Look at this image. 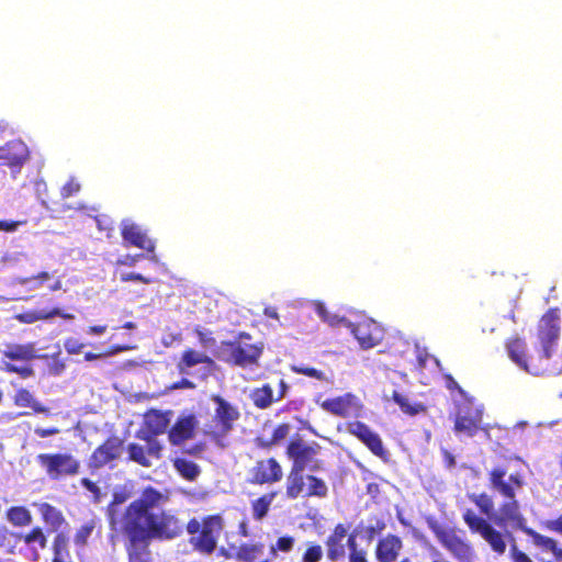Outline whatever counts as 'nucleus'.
<instances>
[{
	"label": "nucleus",
	"mask_w": 562,
	"mask_h": 562,
	"mask_svg": "<svg viewBox=\"0 0 562 562\" xmlns=\"http://www.w3.org/2000/svg\"><path fill=\"white\" fill-rule=\"evenodd\" d=\"M167 499L160 491L147 486L119 519L111 516L110 526L123 536L128 562H151V540H172L183 533L181 519L171 510H154Z\"/></svg>",
	"instance_id": "obj_1"
},
{
	"label": "nucleus",
	"mask_w": 562,
	"mask_h": 562,
	"mask_svg": "<svg viewBox=\"0 0 562 562\" xmlns=\"http://www.w3.org/2000/svg\"><path fill=\"white\" fill-rule=\"evenodd\" d=\"M487 476L490 488L499 494L504 498V502L501 504L498 509L495 510L494 501L490 494L485 492L470 494V501L475 504L480 513L488 516L495 526L501 529L510 527L515 530L522 531L531 538L532 543L536 547L543 551L551 552L554 559H557L560 550L558 541L527 527V519L521 513L519 502L516 498L517 492L525 485L522 474L515 472L509 474L506 479L507 468L502 464H497L488 471Z\"/></svg>",
	"instance_id": "obj_2"
},
{
	"label": "nucleus",
	"mask_w": 562,
	"mask_h": 562,
	"mask_svg": "<svg viewBox=\"0 0 562 562\" xmlns=\"http://www.w3.org/2000/svg\"><path fill=\"white\" fill-rule=\"evenodd\" d=\"M321 451L322 446L318 442H306L299 435L288 442L285 454L292 461L285 483L289 499L325 498L328 495V486L323 479L313 474H303L304 470L311 472L324 470V462L317 458Z\"/></svg>",
	"instance_id": "obj_3"
},
{
	"label": "nucleus",
	"mask_w": 562,
	"mask_h": 562,
	"mask_svg": "<svg viewBox=\"0 0 562 562\" xmlns=\"http://www.w3.org/2000/svg\"><path fill=\"white\" fill-rule=\"evenodd\" d=\"M211 401L215 404V409L212 418L204 425L203 435L217 448L226 449L229 446L228 437L240 418V412L220 394L211 395Z\"/></svg>",
	"instance_id": "obj_4"
},
{
	"label": "nucleus",
	"mask_w": 562,
	"mask_h": 562,
	"mask_svg": "<svg viewBox=\"0 0 562 562\" xmlns=\"http://www.w3.org/2000/svg\"><path fill=\"white\" fill-rule=\"evenodd\" d=\"M251 339L250 334L241 331L235 340L222 341L220 358L232 366L243 369L259 366L263 345L261 342H251Z\"/></svg>",
	"instance_id": "obj_5"
},
{
	"label": "nucleus",
	"mask_w": 562,
	"mask_h": 562,
	"mask_svg": "<svg viewBox=\"0 0 562 562\" xmlns=\"http://www.w3.org/2000/svg\"><path fill=\"white\" fill-rule=\"evenodd\" d=\"M183 525L189 535H191L190 543L198 552L211 555L216 547L218 537L223 530L224 521L221 515H209L202 520L191 518L187 525Z\"/></svg>",
	"instance_id": "obj_6"
},
{
	"label": "nucleus",
	"mask_w": 562,
	"mask_h": 562,
	"mask_svg": "<svg viewBox=\"0 0 562 562\" xmlns=\"http://www.w3.org/2000/svg\"><path fill=\"white\" fill-rule=\"evenodd\" d=\"M2 370L7 373H15L22 379L34 376L35 371L30 362L36 358L47 359L48 355L37 356L34 342L9 344L1 351Z\"/></svg>",
	"instance_id": "obj_7"
},
{
	"label": "nucleus",
	"mask_w": 562,
	"mask_h": 562,
	"mask_svg": "<svg viewBox=\"0 0 562 562\" xmlns=\"http://www.w3.org/2000/svg\"><path fill=\"white\" fill-rule=\"evenodd\" d=\"M484 406L473 396H468L454 402L452 413L453 431L457 435L473 437L481 429L483 423Z\"/></svg>",
	"instance_id": "obj_8"
},
{
	"label": "nucleus",
	"mask_w": 562,
	"mask_h": 562,
	"mask_svg": "<svg viewBox=\"0 0 562 562\" xmlns=\"http://www.w3.org/2000/svg\"><path fill=\"white\" fill-rule=\"evenodd\" d=\"M486 517L490 520L477 516L471 508H467L462 514L463 521L467 524L470 531L480 535L482 539L488 543L493 552L503 555L507 548L506 537L510 536V533L497 530L493 526L495 524L492 519L488 516Z\"/></svg>",
	"instance_id": "obj_9"
},
{
	"label": "nucleus",
	"mask_w": 562,
	"mask_h": 562,
	"mask_svg": "<svg viewBox=\"0 0 562 562\" xmlns=\"http://www.w3.org/2000/svg\"><path fill=\"white\" fill-rule=\"evenodd\" d=\"M36 462L53 481L76 476L81 468L80 460L69 452L40 453Z\"/></svg>",
	"instance_id": "obj_10"
},
{
	"label": "nucleus",
	"mask_w": 562,
	"mask_h": 562,
	"mask_svg": "<svg viewBox=\"0 0 562 562\" xmlns=\"http://www.w3.org/2000/svg\"><path fill=\"white\" fill-rule=\"evenodd\" d=\"M561 312L558 307L549 308L539 319L537 336L541 345V358L548 362L560 337Z\"/></svg>",
	"instance_id": "obj_11"
},
{
	"label": "nucleus",
	"mask_w": 562,
	"mask_h": 562,
	"mask_svg": "<svg viewBox=\"0 0 562 562\" xmlns=\"http://www.w3.org/2000/svg\"><path fill=\"white\" fill-rule=\"evenodd\" d=\"M441 546L459 562H473L475 553L472 546L459 537L453 529L446 528L437 521L428 524Z\"/></svg>",
	"instance_id": "obj_12"
},
{
	"label": "nucleus",
	"mask_w": 562,
	"mask_h": 562,
	"mask_svg": "<svg viewBox=\"0 0 562 562\" xmlns=\"http://www.w3.org/2000/svg\"><path fill=\"white\" fill-rule=\"evenodd\" d=\"M505 347L509 359L526 372L539 375L549 369L548 362L541 358V352L539 353L538 361L528 355L527 342L524 338L510 337L506 340Z\"/></svg>",
	"instance_id": "obj_13"
},
{
	"label": "nucleus",
	"mask_w": 562,
	"mask_h": 562,
	"mask_svg": "<svg viewBox=\"0 0 562 562\" xmlns=\"http://www.w3.org/2000/svg\"><path fill=\"white\" fill-rule=\"evenodd\" d=\"M123 439L117 436L108 437L90 454L88 469L93 473L117 460L123 451Z\"/></svg>",
	"instance_id": "obj_14"
},
{
	"label": "nucleus",
	"mask_w": 562,
	"mask_h": 562,
	"mask_svg": "<svg viewBox=\"0 0 562 562\" xmlns=\"http://www.w3.org/2000/svg\"><path fill=\"white\" fill-rule=\"evenodd\" d=\"M346 431L359 441H361L372 454L379 457L382 460H387L389 452L384 448L381 437L374 432L367 424L353 420L345 424Z\"/></svg>",
	"instance_id": "obj_15"
},
{
	"label": "nucleus",
	"mask_w": 562,
	"mask_h": 562,
	"mask_svg": "<svg viewBox=\"0 0 562 562\" xmlns=\"http://www.w3.org/2000/svg\"><path fill=\"white\" fill-rule=\"evenodd\" d=\"M248 482L254 485L274 484L282 480L283 470L279 461L271 457L256 461L249 470Z\"/></svg>",
	"instance_id": "obj_16"
},
{
	"label": "nucleus",
	"mask_w": 562,
	"mask_h": 562,
	"mask_svg": "<svg viewBox=\"0 0 562 562\" xmlns=\"http://www.w3.org/2000/svg\"><path fill=\"white\" fill-rule=\"evenodd\" d=\"M352 335L363 349L378 346L383 339V330L372 319H364L356 324H349Z\"/></svg>",
	"instance_id": "obj_17"
},
{
	"label": "nucleus",
	"mask_w": 562,
	"mask_h": 562,
	"mask_svg": "<svg viewBox=\"0 0 562 562\" xmlns=\"http://www.w3.org/2000/svg\"><path fill=\"white\" fill-rule=\"evenodd\" d=\"M199 426V420L193 414L178 417L176 423L168 429V440L171 446L179 447L192 439Z\"/></svg>",
	"instance_id": "obj_18"
},
{
	"label": "nucleus",
	"mask_w": 562,
	"mask_h": 562,
	"mask_svg": "<svg viewBox=\"0 0 562 562\" xmlns=\"http://www.w3.org/2000/svg\"><path fill=\"white\" fill-rule=\"evenodd\" d=\"M29 158V147L21 139H12L0 146V160H4L9 167L21 168Z\"/></svg>",
	"instance_id": "obj_19"
},
{
	"label": "nucleus",
	"mask_w": 562,
	"mask_h": 562,
	"mask_svg": "<svg viewBox=\"0 0 562 562\" xmlns=\"http://www.w3.org/2000/svg\"><path fill=\"white\" fill-rule=\"evenodd\" d=\"M55 317L69 321L74 318V315L66 313L59 306L45 307L41 310H27L13 315V319L26 325L34 324L40 321L53 319Z\"/></svg>",
	"instance_id": "obj_20"
},
{
	"label": "nucleus",
	"mask_w": 562,
	"mask_h": 562,
	"mask_svg": "<svg viewBox=\"0 0 562 562\" xmlns=\"http://www.w3.org/2000/svg\"><path fill=\"white\" fill-rule=\"evenodd\" d=\"M403 549L402 539L389 533L378 540L375 546V559L378 562H396Z\"/></svg>",
	"instance_id": "obj_21"
},
{
	"label": "nucleus",
	"mask_w": 562,
	"mask_h": 562,
	"mask_svg": "<svg viewBox=\"0 0 562 562\" xmlns=\"http://www.w3.org/2000/svg\"><path fill=\"white\" fill-rule=\"evenodd\" d=\"M171 411L151 408L144 415V435L159 436L168 431L171 422Z\"/></svg>",
	"instance_id": "obj_22"
},
{
	"label": "nucleus",
	"mask_w": 562,
	"mask_h": 562,
	"mask_svg": "<svg viewBox=\"0 0 562 562\" xmlns=\"http://www.w3.org/2000/svg\"><path fill=\"white\" fill-rule=\"evenodd\" d=\"M348 528L344 524H337L325 541L327 559L330 562L342 560L346 555L344 540Z\"/></svg>",
	"instance_id": "obj_23"
},
{
	"label": "nucleus",
	"mask_w": 562,
	"mask_h": 562,
	"mask_svg": "<svg viewBox=\"0 0 562 562\" xmlns=\"http://www.w3.org/2000/svg\"><path fill=\"white\" fill-rule=\"evenodd\" d=\"M319 406L331 415L346 418L357 407V400L353 394L346 393L337 397L324 400Z\"/></svg>",
	"instance_id": "obj_24"
},
{
	"label": "nucleus",
	"mask_w": 562,
	"mask_h": 562,
	"mask_svg": "<svg viewBox=\"0 0 562 562\" xmlns=\"http://www.w3.org/2000/svg\"><path fill=\"white\" fill-rule=\"evenodd\" d=\"M123 240L130 245L147 252L155 251V243L136 224H126L121 229Z\"/></svg>",
	"instance_id": "obj_25"
},
{
	"label": "nucleus",
	"mask_w": 562,
	"mask_h": 562,
	"mask_svg": "<svg viewBox=\"0 0 562 562\" xmlns=\"http://www.w3.org/2000/svg\"><path fill=\"white\" fill-rule=\"evenodd\" d=\"M235 559L239 562H270L269 552L266 553V546L262 542L241 543L235 553Z\"/></svg>",
	"instance_id": "obj_26"
},
{
	"label": "nucleus",
	"mask_w": 562,
	"mask_h": 562,
	"mask_svg": "<svg viewBox=\"0 0 562 562\" xmlns=\"http://www.w3.org/2000/svg\"><path fill=\"white\" fill-rule=\"evenodd\" d=\"M291 430V425L288 423L278 424L269 438L258 436L255 438V443L258 448L269 450L274 446H278L286 439Z\"/></svg>",
	"instance_id": "obj_27"
},
{
	"label": "nucleus",
	"mask_w": 562,
	"mask_h": 562,
	"mask_svg": "<svg viewBox=\"0 0 562 562\" xmlns=\"http://www.w3.org/2000/svg\"><path fill=\"white\" fill-rule=\"evenodd\" d=\"M13 404L18 407H29L34 413H49V408L38 402L33 393L25 387H20L15 391L13 396Z\"/></svg>",
	"instance_id": "obj_28"
},
{
	"label": "nucleus",
	"mask_w": 562,
	"mask_h": 562,
	"mask_svg": "<svg viewBox=\"0 0 562 562\" xmlns=\"http://www.w3.org/2000/svg\"><path fill=\"white\" fill-rule=\"evenodd\" d=\"M202 363L210 364L212 363V359L204 352L188 348L182 352L177 368L180 373H186L190 368Z\"/></svg>",
	"instance_id": "obj_29"
},
{
	"label": "nucleus",
	"mask_w": 562,
	"mask_h": 562,
	"mask_svg": "<svg viewBox=\"0 0 562 562\" xmlns=\"http://www.w3.org/2000/svg\"><path fill=\"white\" fill-rule=\"evenodd\" d=\"M52 562H74L69 548V539L64 532H58L52 543Z\"/></svg>",
	"instance_id": "obj_30"
},
{
	"label": "nucleus",
	"mask_w": 562,
	"mask_h": 562,
	"mask_svg": "<svg viewBox=\"0 0 562 562\" xmlns=\"http://www.w3.org/2000/svg\"><path fill=\"white\" fill-rule=\"evenodd\" d=\"M277 492L276 491H272V492H268L266 494H262L260 497L251 501V513H252V518L256 520V521H261L265 517H267L269 510H270V507L274 501V498L277 497Z\"/></svg>",
	"instance_id": "obj_31"
},
{
	"label": "nucleus",
	"mask_w": 562,
	"mask_h": 562,
	"mask_svg": "<svg viewBox=\"0 0 562 562\" xmlns=\"http://www.w3.org/2000/svg\"><path fill=\"white\" fill-rule=\"evenodd\" d=\"M100 520L98 518H91L85 521L74 535V543L78 548H85L88 544L89 538L97 530L100 533Z\"/></svg>",
	"instance_id": "obj_32"
},
{
	"label": "nucleus",
	"mask_w": 562,
	"mask_h": 562,
	"mask_svg": "<svg viewBox=\"0 0 562 562\" xmlns=\"http://www.w3.org/2000/svg\"><path fill=\"white\" fill-rule=\"evenodd\" d=\"M392 400L400 406L402 413L408 416H416L427 413V406L422 402L411 403L408 397L404 394L393 391Z\"/></svg>",
	"instance_id": "obj_33"
},
{
	"label": "nucleus",
	"mask_w": 562,
	"mask_h": 562,
	"mask_svg": "<svg viewBox=\"0 0 562 562\" xmlns=\"http://www.w3.org/2000/svg\"><path fill=\"white\" fill-rule=\"evenodd\" d=\"M40 513L44 522L50 526L53 530H58L66 524L63 513L49 503L41 504Z\"/></svg>",
	"instance_id": "obj_34"
},
{
	"label": "nucleus",
	"mask_w": 562,
	"mask_h": 562,
	"mask_svg": "<svg viewBox=\"0 0 562 562\" xmlns=\"http://www.w3.org/2000/svg\"><path fill=\"white\" fill-rule=\"evenodd\" d=\"M250 400L254 406L259 409H266L276 402L270 384H263L260 387L254 389L250 393Z\"/></svg>",
	"instance_id": "obj_35"
},
{
	"label": "nucleus",
	"mask_w": 562,
	"mask_h": 562,
	"mask_svg": "<svg viewBox=\"0 0 562 562\" xmlns=\"http://www.w3.org/2000/svg\"><path fill=\"white\" fill-rule=\"evenodd\" d=\"M172 465L178 474L187 481H194L201 473V469L195 462L184 458H175Z\"/></svg>",
	"instance_id": "obj_36"
},
{
	"label": "nucleus",
	"mask_w": 562,
	"mask_h": 562,
	"mask_svg": "<svg viewBox=\"0 0 562 562\" xmlns=\"http://www.w3.org/2000/svg\"><path fill=\"white\" fill-rule=\"evenodd\" d=\"M5 517L14 527H26L32 522V514L24 506H12L8 508Z\"/></svg>",
	"instance_id": "obj_37"
},
{
	"label": "nucleus",
	"mask_w": 562,
	"mask_h": 562,
	"mask_svg": "<svg viewBox=\"0 0 562 562\" xmlns=\"http://www.w3.org/2000/svg\"><path fill=\"white\" fill-rule=\"evenodd\" d=\"M127 451H128L130 460H132V461L136 462L137 464L145 467V468H148L151 465V462L148 458V453L143 446L132 442L128 445Z\"/></svg>",
	"instance_id": "obj_38"
},
{
	"label": "nucleus",
	"mask_w": 562,
	"mask_h": 562,
	"mask_svg": "<svg viewBox=\"0 0 562 562\" xmlns=\"http://www.w3.org/2000/svg\"><path fill=\"white\" fill-rule=\"evenodd\" d=\"M291 371L296 374H302L322 382L331 383V380L322 370L305 364H293Z\"/></svg>",
	"instance_id": "obj_39"
},
{
	"label": "nucleus",
	"mask_w": 562,
	"mask_h": 562,
	"mask_svg": "<svg viewBox=\"0 0 562 562\" xmlns=\"http://www.w3.org/2000/svg\"><path fill=\"white\" fill-rule=\"evenodd\" d=\"M50 279V274L46 271H41L30 277L19 278L16 282L21 285H26L29 290H40L44 286L45 282Z\"/></svg>",
	"instance_id": "obj_40"
},
{
	"label": "nucleus",
	"mask_w": 562,
	"mask_h": 562,
	"mask_svg": "<svg viewBox=\"0 0 562 562\" xmlns=\"http://www.w3.org/2000/svg\"><path fill=\"white\" fill-rule=\"evenodd\" d=\"M295 543V539L292 536L285 535L276 541L269 549V555L271 560L277 557L278 552L289 553L293 550Z\"/></svg>",
	"instance_id": "obj_41"
},
{
	"label": "nucleus",
	"mask_w": 562,
	"mask_h": 562,
	"mask_svg": "<svg viewBox=\"0 0 562 562\" xmlns=\"http://www.w3.org/2000/svg\"><path fill=\"white\" fill-rule=\"evenodd\" d=\"M157 436L154 435H143L139 436L140 439L145 440L147 442L146 451L148 453V457L160 459L162 457V450L164 447L160 443L159 440L156 438Z\"/></svg>",
	"instance_id": "obj_42"
},
{
	"label": "nucleus",
	"mask_w": 562,
	"mask_h": 562,
	"mask_svg": "<svg viewBox=\"0 0 562 562\" xmlns=\"http://www.w3.org/2000/svg\"><path fill=\"white\" fill-rule=\"evenodd\" d=\"M25 544L37 543L41 549L47 546V538L41 527L32 528L26 535L23 536Z\"/></svg>",
	"instance_id": "obj_43"
},
{
	"label": "nucleus",
	"mask_w": 562,
	"mask_h": 562,
	"mask_svg": "<svg viewBox=\"0 0 562 562\" xmlns=\"http://www.w3.org/2000/svg\"><path fill=\"white\" fill-rule=\"evenodd\" d=\"M323 558L322 546L312 542L307 546L305 552L302 555V562H319Z\"/></svg>",
	"instance_id": "obj_44"
},
{
	"label": "nucleus",
	"mask_w": 562,
	"mask_h": 562,
	"mask_svg": "<svg viewBox=\"0 0 562 562\" xmlns=\"http://www.w3.org/2000/svg\"><path fill=\"white\" fill-rule=\"evenodd\" d=\"M80 485L92 494L93 503H100L102 493L101 488L97 485L95 482L91 481L88 477H82L80 480Z\"/></svg>",
	"instance_id": "obj_45"
},
{
	"label": "nucleus",
	"mask_w": 562,
	"mask_h": 562,
	"mask_svg": "<svg viewBox=\"0 0 562 562\" xmlns=\"http://www.w3.org/2000/svg\"><path fill=\"white\" fill-rule=\"evenodd\" d=\"M50 359L52 361L48 364V372L53 375H60L66 369V363L60 358V353L56 352L52 355Z\"/></svg>",
	"instance_id": "obj_46"
},
{
	"label": "nucleus",
	"mask_w": 562,
	"mask_h": 562,
	"mask_svg": "<svg viewBox=\"0 0 562 562\" xmlns=\"http://www.w3.org/2000/svg\"><path fill=\"white\" fill-rule=\"evenodd\" d=\"M81 189L80 183L75 179L70 178L60 189V195L63 199H68L76 195Z\"/></svg>",
	"instance_id": "obj_47"
},
{
	"label": "nucleus",
	"mask_w": 562,
	"mask_h": 562,
	"mask_svg": "<svg viewBox=\"0 0 562 562\" xmlns=\"http://www.w3.org/2000/svg\"><path fill=\"white\" fill-rule=\"evenodd\" d=\"M509 559L512 562H533V560L516 544H513L509 549Z\"/></svg>",
	"instance_id": "obj_48"
},
{
	"label": "nucleus",
	"mask_w": 562,
	"mask_h": 562,
	"mask_svg": "<svg viewBox=\"0 0 562 562\" xmlns=\"http://www.w3.org/2000/svg\"><path fill=\"white\" fill-rule=\"evenodd\" d=\"M120 280L122 282L137 281L143 284H150L153 282L151 278L145 277V276H143L140 273H136V272L122 273L120 276Z\"/></svg>",
	"instance_id": "obj_49"
},
{
	"label": "nucleus",
	"mask_w": 562,
	"mask_h": 562,
	"mask_svg": "<svg viewBox=\"0 0 562 562\" xmlns=\"http://www.w3.org/2000/svg\"><path fill=\"white\" fill-rule=\"evenodd\" d=\"M144 258L143 254L124 255L116 259V266L134 267L140 259Z\"/></svg>",
	"instance_id": "obj_50"
},
{
	"label": "nucleus",
	"mask_w": 562,
	"mask_h": 562,
	"mask_svg": "<svg viewBox=\"0 0 562 562\" xmlns=\"http://www.w3.org/2000/svg\"><path fill=\"white\" fill-rule=\"evenodd\" d=\"M64 347H65V350L67 351V353L78 355L83 349L85 344L79 342L77 339L70 337L64 341Z\"/></svg>",
	"instance_id": "obj_51"
},
{
	"label": "nucleus",
	"mask_w": 562,
	"mask_h": 562,
	"mask_svg": "<svg viewBox=\"0 0 562 562\" xmlns=\"http://www.w3.org/2000/svg\"><path fill=\"white\" fill-rule=\"evenodd\" d=\"M445 381H446V386L449 391H457L460 395H461V398H465L468 396H470L460 385L459 383L453 379V376L451 374H446L445 375Z\"/></svg>",
	"instance_id": "obj_52"
},
{
	"label": "nucleus",
	"mask_w": 562,
	"mask_h": 562,
	"mask_svg": "<svg viewBox=\"0 0 562 562\" xmlns=\"http://www.w3.org/2000/svg\"><path fill=\"white\" fill-rule=\"evenodd\" d=\"M346 546L349 549L348 558L352 557V554L358 555L360 553L366 552V550L358 548V543H357V540H356V533H350V535L347 533V542H346L345 547Z\"/></svg>",
	"instance_id": "obj_53"
},
{
	"label": "nucleus",
	"mask_w": 562,
	"mask_h": 562,
	"mask_svg": "<svg viewBox=\"0 0 562 562\" xmlns=\"http://www.w3.org/2000/svg\"><path fill=\"white\" fill-rule=\"evenodd\" d=\"M543 527L552 532L562 535V515L543 522Z\"/></svg>",
	"instance_id": "obj_54"
},
{
	"label": "nucleus",
	"mask_w": 562,
	"mask_h": 562,
	"mask_svg": "<svg viewBox=\"0 0 562 562\" xmlns=\"http://www.w3.org/2000/svg\"><path fill=\"white\" fill-rule=\"evenodd\" d=\"M59 431L60 430L57 427H49V428L36 427L34 429L35 435H37L41 438H47L50 436L58 435Z\"/></svg>",
	"instance_id": "obj_55"
},
{
	"label": "nucleus",
	"mask_w": 562,
	"mask_h": 562,
	"mask_svg": "<svg viewBox=\"0 0 562 562\" xmlns=\"http://www.w3.org/2000/svg\"><path fill=\"white\" fill-rule=\"evenodd\" d=\"M205 450V443L203 442H195L189 448L184 450V453H188L190 456H200Z\"/></svg>",
	"instance_id": "obj_56"
},
{
	"label": "nucleus",
	"mask_w": 562,
	"mask_h": 562,
	"mask_svg": "<svg viewBox=\"0 0 562 562\" xmlns=\"http://www.w3.org/2000/svg\"><path fill=\"white\" fill-rule=\"evenodd\" d=\"M199 337V340L204 345H214L215 339L211 336V333H204L202 330L196 329L195 330Z\"/></svg>",
	"instance_id": "obj_57"
},
{
	"label": "nucleus",
	"mask_w": 562,
	"mask_h": 562,
	"mask_svg": "<svg viewBox=\"0 0 562 562\" xmlns=\"http://www.w3.org/2000/svg\"><path fill=\"white\" fill-rule=\"evenodd\" d=\"M385 528V524L383 521H378L375 526H370L367 528L368 538L371 540L375 536V533L381 532Z\"/></svg>",
	"instance_id": "obj_58"
},
{
	"label": "nucleus",
	"mask_w": 562,
	"mask_h": 562,
	"mask_svg": "<svg viewBox=\"0 0 562 562\" xmlns=\"http://www.w3.org/2000/svg\"><path fill=\"white\" fill-rule=\"evenodd\" d=\"M194 387H195L194 383L192 381H190L189 379H187V378L181 379L180 381L176 382L171 386L172 390H177V389H194Z\"/></svg>",
	"instance_id": "obj_59"
},
{
	"label": "nucleus",
	"mask_w": 562,
	"mask_h": 562,
	"mask_svg": "<svg viewBox=\"0 0 562 562\" xmlns=\"http://www.w3.org/2000/svg\"><path fill=\"white\" fill-rule=\"evenodd\" d=\"M288 390H289L288 383L283 379H281L279 381L278 395H277V397H274L276 402L281 401L285 396Z\"/></svg>",
	"instance_id": "obj_60"
},
{
	"label": "nucleus",
	"mask_w": 562,
	"mask_h": 562,
	"mask_svg": "<svg viewBox=\"0 0 562 562\" xmlns=\"http://www.w3.org/2000/svg\"><path fill=\"white\" fill-rule=\"evenodd\" d=\"M19 223L13 221H0V231L13 232L16 229Z\"/></svg>",
	"instance_id": "obj_61"
},
{
	"label": "nucleus",
	"mask_w": 562,
	"mask_h": 562,
	"mask_svg": "<svg viewBox=\"0 0 562 562\" xmlns=\"http://www.w3.org/2000/svg\"><path fill=\"white\" fill-rule=\"evenodd\" d=\"M445 463L448 468H453L456 465L454 456L448 450L442 451Z\"/></svg>",
	"instance_id": "obj_62"
},
{
	"label": "nucleus",
	"mask_w": 562,
	"mask_h": 562,
	"mask_svg": "<svg viewBox=\"0 0 562 562\" xmlns=\"http://www.w3.org/2000/svg\"><path fill=\"white\" fill-rule=\"evenodd\" d=\"M106 331L105 325H93L88 328L90 335H102Z\"/></svg>",
	"instance_id": "obj_63"
},
{
	"label": "nucleus",
	"mask_w": 562,
	"mask_h": 562,
	"mask_svg": "<svg viewBox=\"0 0 562 562\" xmlns=\"http://www.w3.org/2000/svg\"><path fill=\"white\" fill-rule=\"evenodd\" d=\"M349 562H369L367 559V551L358 555L352 554V557H349Z\"/></svg>",
	"instance_id": "obj_64"
}]
</instances>
